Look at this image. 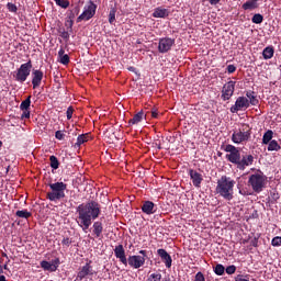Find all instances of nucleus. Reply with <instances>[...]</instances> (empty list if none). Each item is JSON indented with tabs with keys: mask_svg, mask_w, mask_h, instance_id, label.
<instances>
[{
	"mask_svg": "<svg viewBox=\"0 0 281 281\" xmlns=\"http://www.w3.org/2000/svg\"><path fill=\"white\" fill-rule=\"evenodd\" d=\"M226 71L228 74H234V71H236V66L234 65H228L227 68H226Z\"/></svg>",
	"mask_w": 281,
	"mask_h": 281,
	"instance_id": "49530a36",
	"label": "nucleus"
},
{
	"mask_svg": "<svg viewBox=\"0 0 281 281\" xmlns=\"http://www.w3.org/2000/svg\"><path fill=\"white\" fill-rule=\"evenodd\" d=\"M61 245L64 247H69V245H71V239L69 237H65L63 240H61Z\"/></svg>",
	"mask_w": 281,
	"mask_h": 281,
	"instance_id": "c03bdc74",
	"label": "nucleus"
},
{
	"mask_svg": "<svg viewBox=\"0 0 281 281\" xmlns=\"http://www.w3.org/2000/svg\"><path fill=\"white\" fill-rule=\"evenodd\" d=\"M55 3H60V0H55Z\"/></svg>",
	"mask_w": 281,
	"mask_h": 281,
	"instance_id": "bf43d9fd",
	"label": "nucleus"
},
{
	"mask_svg": "<svg viewBox=\"0 0 281 281\" xmlns=\"http://www.w3.org/2000/svg\"><path fill=\"white\" fill-rule=\"evenodd\" d=\"M148 281H161V273H151Z\"/></svg>",
	"mask_w": 281,
	"mask_h": 281,
	"instance_id": "f704fd0d",
	"label": "nucleus"
},
{
	"mask_svg": "<svg viewBox=\"0 0 281 281\" xmlns=\"http://www.w3.org/2000/svg\"><path fill=\"white\" fill-rule=\"evenodd\" d=\"M176 40L172 37H162L158 41L159 54H168L172 47H175Z\"/></svg>",
	"mask_w": 281,
	"mask_h": 281,
	"instance_id": "1a4fd4ad",
	"label": "nucleus"
},
{
	"mask_svg": "<svg viewBox=\"0 0 281 281\" xmlns=\"http://www.w3.org/2000/svg\"><path fill=\"white\" fill-rule=\"evenodd\" d=\"M43 71L41 70H33L32 71V85L33 89H38L41 87V82H43Z\"/></svg>",
	"mask_w": 281,
	"mask_h": 281,
	"instance_id": "f3484780",
	"label": "nucleus"
},
{
	"mask_svg": "<svg viewBox=\"0 0 281 281\" xmlns=\"http://www.w3.org/2000/svg\"><path fill=\"white\" fill-rule=\"evenodd\" d=\"M234 91H236V81H228L222 88V100L227 102V100H232V95H234Z\"/></svg>",
	"mask_w": 281,
	"mask_h": 281,
	"instance_id": "f8f14e48",
	"label": "nucleus"
},
{
	"mask_svg": "<svg viewBox=\"0 0 281 281\" xmlns=\"http://www.w3.org/2000/svg\"><path fill=\"white\" fill-rule=\"evenodd\" d=\"M90 136L89 134H81L77 137V142L74 145V148H80L82 144H87L89 140Z\"/></svg>",
	"mask_w": 281,
	"mask_h": 281,
	"instance_id": "412c9836",
	"label": "nucleus"
},
{
	"mask_svg": "<svg viewBox=\"0 0 281 281\" xmlns=\"http://www.w3.org/2000/svg\"><path fill=\"white\" fill-rule=\"evenodd\" d=\"M239 194H243V191H239Z\"/></svg>",
	"mask_w": 281,
	"mask_h": 281,
	"instance_id": "680f3d73",
	"label": "nucleus"
},
{
	"mask_svg": "<svg viewBox=\"0 0 281 281\" xmlns=\"http://www.w3.org/2000/svg\"><path fill=\"white\" fill-rule=\"evenodd\" d=\"M109 23H111V25L115 23V9H112L109 13Z\"/></svg>",
	"mask_w": 281,
	"mask_h": 281,
	"instance_id": "e433bc0d",
	"label": "nucleus"
},
{
	"mask_svg": "<svg viewBox=\"0 0 281 281\" xmlns=\"http://www.w3.org/2000/svg\"><path fill=\"white\" fill-rule=\"evenodd\" d=\"M233 144H247L251 139V127L244 124L239 130H236L232 134Z\"/></svg>",
	"mask_w": 281,
	"mask_h": 281,
	"instance_id": "39448f33",
	"label": "nucleus"
},
{
	"mask_svg": "<svg viewBox=\"0 0 281 281\" xmlns=\"http://www.w3.org/2000/svg\"><path fill=\"white\" fill-rule=\"evenodd\" d=\"M246 109H249V99L238 97L235 104L231 108V113H238V111H246Z\"/></svg>",
	"mask_w": 281,
	"mask_h": 281,
	"instance_id": "ddd939ff",
	"label": "nucleus"
},
{
	"mask_svg": "<svg viewBox=\"0 0 281 281\" xmlns=\"http://www.w3.org/2000/svg\"><path fill=\"white\" fill-rule=\"evenodd\" d=\"M248 184L257 194H260L262 190H265V186L267 184V176L262 172L250 175L248 179Z\"/></svg>",
	"mask_w": 281,
	"mask_h": 281,
	"instance_id": "423d86ee",
	"label": "nucleus"
},
{
	"mask_svg": "<svg viewBox=\"0 0 281 281\" xmlns=\"http://www.w3.org/2000/svg\"><path fill=\"white\" fill-rule=\"evenodd\" d=\"M49 161H50V168H53V170H58L60 166L58 158L56 156H50Z\"/></svg>",
	"mask_w": 281,
	"mask_h": 281,
	"instance_id": "c756f323",
	"label": "nucleus"
},
{
	"mask_svg": "<svg viewBox=\"0 0 281 281\" xmlns=\"http://www.w3.org/2000/svg\"><path fill=\"white\" fill-rule=\"evenodd\" d=\"M192 183L195 188H201V183L203 182V176L199 173V171L191 169L189 171Z\"/></svg>",
	"mask_w": 281,
	"mask_h": 281,
	"instance_id": "dca6fc26",
	"label": "nucleus"
},
{
	"mask_svg": "<svg viewBox=\"0 0 281 281\" xmlns=\"http://www.w3.org/2000/svg\"><path fill=\"white\" fill-rule=\"evenodd\" d=\"M95 10H98V5L93 1L88 2L83 8V12L77 18V22L80 23V21L93 19L95 16Z\"/></svg>",
	"mask_w": 281,
	"mask_h": 281,
	"instance_id": "6e6552de",
	"label": "nucleus"
},
{
	"mask_svg": "<svg viewBox=\"0 0 281 281\" xmlns=\"http://www.w3.org/2000/svg\"><path fill=\"white\" fill-rule=\"evenodd\" d=\"M169 15H170V11L161 7L156 8L153 12L154 19H166V16H169Z\"/></svg>",
	"mask_w": 281,
	"mask_h": 281,
	"instance_id": "6ab92c4d",
	"label": "nucleus"
},
{
	"mask_svg": "<svg viewBox=\"0 0 281 281\" xmlns=\"http://www.w3.org/2000/svg\"><path fill=\"white\" fill-rule=\"evenodd\" d=\"M273 54H276L273 46H268L262 50V56L265 60H271V58H273Z\"/></svg>",
	"mask_w": 281,
	"mask_h": 281,
	"instance_id": "4be33fe9",
	"label": "nucleus"
},
{
	"mask_svg": "<svg viewBox=\"0 0 281 281\" xmlns=\"http://www.w3.org/2000/svg\"><path fill=\"white\" fill-rule=\"evenodd\" d=\"M23 111V113H22V119H26V120H29V117H30V110H22Z\"/></svg>",
	"mask_w": 281,
	"mask_h": 281,
	"instance_id": "de8ad7c7",
	"label": "nucleus"
},
{
	"mask_svg": "<svg viewBox=\"0 0 281 281\" xmlns=\"http://www.w3.org/2000/svg\"><path fill=\"white\" fill-rule=\"evenodd\" d=\"M97 274H98V272H95V270H93V266L91 265V261H89L79 269L76 280L82 281V280H85V278H88L91 276H97Z\"/></svg>",
	"mask_w": 281,
	"mask_h": 281,
	"instance_id": "9b49d317",
	"label": "nucleus"
},
{
	"mask_svg": "<svg viewBox=\"0 0 281 281\" xmlns=\"http://www.w3.org/2000/svg\"><path fill=\"white\" fill-rule=\"evenodd\" d=\"M157 254L161 258L162 262H165V267L170 269V267H172V257H170V254H168L164 248L158 249Z\"/></svg>",
	"mask_w": 281,
	"mask_h": 281,
	"instance_id": "2eb2a0df",
	"label": "nucleus"
},
{
	"mask_svg": "<svg viewBox=\"0 0 281 281\" xmlns=\"http://www.w3.org/2000/svg\"><path fill=\"white\" fill-rule=\"evenodd\" d=\"M32 71V60H29L25 64H22L20 68L15 71L14 79L16 82H25L30 77Z\"/></svg>",
	"mask_w": 281,
	"mask_h": 281,
	"instance_id": "0eeeda50",
	"label": "nucleus"
},
{
	"mask_svg": "<svg viewBox=\"0 0 281 281\" xmlns=\"http://www.w3.org/2000/svg\"><path fill=\"white\" fill-rule=\"evenodd\" d=\"M214 273L216 276H223L225 273V267L221 263H217L214 268Z\"/></svg>",
	"mask_w": 281,
	"mask_h": 281,
	"instance_id": "72a5a7b5",
	"label": "nucleus"
},
{
	"mask_svg": "<svg viewBox=\"0 0 281 281\" xmlns=\"http://www.w3.org/2000/svg\"><path fill=\"white\" fill-rule=\"evenodd\" d=\"M252 23H256V25H260V23H262V21H265V16H262V14L260 13H256L252 19H251Z\"/></svg>",
	"mask_w": 281,
	"mask_h": 281,
	"instance_id": "473e14b6",
	"label": "nucleus"
},
{
	"mask_svg": "<svg viewBox=\"0 0 281 281\" xmlns=\"http://www.w3.org/2000/svg\"><path fill=\"white\" fill-rule=\"evenodd\" d=\"M211 5H218L221 3V0H209Z\"/></svg>",
	"mask_w": 281,
	"mask_h": 281,
	"instance_id": "09e8293b",
	"label": "nucleus"
},
{
	"mask_svg": "<svg viewBox=\"0 0 281 281\" xmlns=\"http://www.w3.org/2000/svg\"><path fill=\"white\" fill-rule=\"evenodd\" d=\"M5 270V271H8V263H5L3 267H2V270Z\"/></svg>",
	"mask_w": 281,
	"mask_h": 281,
	"instance_id": "6e6d98bb",
	"label": "nucleus"
},
{
	"mask_svg": "<svg viewBox=\"0 0 281 281\" xmlns=\"http://www.w3.org/2000/svg\"><path fill=\"white\" fill-rule=\"evenodd\" d=\"M226 273L228 276H233V273H236V266H228L226 269H225Z\"/></svg>",
	"mask_w": 281,
	"mask_h": 281,
	"instance_id": "ea45409f",
	"label": "nucleus"
},
{
	"mask_svg": "<svg viewBox=\"0 0 281 281\" xmlns=\"http://www.w3.org/2000/svg\"><path fill=\"white\" fill-rule=\"evenodd\" d=\"M138 254L139 255H132L126 259V250H124L123 245L115 246L114 248L115 258L120 259V262L125 267L130 265L132 269H140V267L146 265V258H148L147 251L139 250Z\"/></svg>",
	"mask_w": 281,
	"mask_h": 281,
	"instance_id": "f03ea898",
	"label": "nucleus"
},
{
	"mask_svg": "<svg viewBox=\"0 0 281 281\" xmlns=\"http://www.w3.org/2000/svg\"><path fill=\"white\" fill-rule=\"evenodd\" d=\"M159 149H161V146H158Z\"/></svg>",
	"mask_w": 281,
	"mask_h": 281,
	"instance_id": "e2e57ef3",
	"label": "nucleus"
},
{
	"mask_svg": "<svg viewBox=\"0 0 281 281\" xmlns=\"http://www.w3.org/2000/svg\"><path fill=\"white\" fill-rule=\"evenodd\" d=\"M128 70L130 71H135V67H130Z\"/></svg>",
	"mask_w": 281,
	"mask_h": 281,
	"instance_id": "4d7b16f0",
	"label": "nucleus"
},
{
	"mask_svg": "<svg viewBox=\"0 0 281 281\" xmlns=\"http://www.w3.org/2000/svg\"><path fill=\"white\" fill-rule=\"evenodd\" d=\"M66 54H65V49L64 48H60L59 50H58V56H59V58L61 57V56H65Z\"/></svg>",
	"mask_w": 281,
	"mask_h": 281,
	"instance_id": "8fccbe9b",
	"label": "nucleus"
},
{
	"mask_svg": "<svg viewBox=\"0 0 281 281\" xmlns=\"http://www.w3.org/2000/svg\"><path fill=\"white\" fill-rule=\"evenodd\" d=\"M50 191L47 193L48 201H60L65 199V191L67 190V184L65 182H54L48 184Z\"/></svg>",
	"mask_w": 281,
	"mask_h": 281,
	"instance_id": "20e7f679",
	"label": "nucleus"
},
{
	"mask_svg": "<svg viewBox=\"0 0 281 281\" xmlns=\"http://www.w3.org/2000/svg\"><path fill=\"white\" fill-rule=\"evenodd\" d=\"M79 13H80V8L75 7L72 10L69 11L68 19L74 21L76 19V16H78Z\"/></svg>",
	"mask_w": 281,
	"mask_h": 281,
	"instance_id": "2f4dec72",
	"label": "nucleus"
},
{
	"mask_svg": "<svg viewBox=\"0 0 281 281\" xmlns=\"http://www.w3.org/2000/svg\"><path fill=\"white\" fill-rule=\"evenodd\" d=\"M55 137H56V139L63 140V139H65V134L63 133V131H57L55 133Z\"/></svg>",
	"mask_w": 281,
	"mask_h": 281,
	"instance_id": "37998d69",
	"label": "nucleus"
},
{
	"mask_svg": "<svg viewBox=\"0 0 281 281\" xmlns=\"http://www.w3.org/2000/svg\"><path fill=\"white\" fill-rule=\"evenodd\" d=\"M2 256H3L4 258H8V254H5V252H4Z\"/></svg>",
	"mask_w": 281,
	"mask_h": 281,
	"instance_id": "13d9d810",
	"label": "nucleus"
},
{
	"mask_svg": "<svg viewBox=\"0 0 281 281\" xmlns=\"http://www.w3.org/2000/svg\"><path fill=\"white\" fill-rule=\"evenodd\" d=\"M66 115L67 120H71V117L74 116V109L71 106L67 109Z\"/></svg>",
	"mask_w": 281,
	"mask_h": 281,
	"instance_id": "a18cd8bd",
	"label": "nucleus"
},
{
	"mask_svg": "<svg viewBox=\"0 0 281 281\" xmlns=\"http://www.w3.org/2000/svg\"><path fill=\"white\" fill-rule=\"evenodd\" d=\"M280 149H281V146H280V144H278V140L273 139L270 143H268V150L270 153H273V150L276 153H278V150H280Z\"/></svg>",
	"mask_w": 281,
	"mask_h": 281,
	"instance_id": "bb28decb",
	"label": "nucleus"
},
{
	"mask_svg": "<svg viewBox=\"0 0 281 281\" xmlns=\"http://www.w3.org/2000/svg\"><path fill=\"white\" fill-rule=\"evenodd\" d=\"M7 8H8L9 12H18V10H19L16 4H14L12 2L7 3Z\"/></svg>",
	"mask_w": 281,
	"mask_h": 281,
	"instance_id": "58836bf2",
	"label": "nucleus"
},
{
	"mask_svg": "<svg viewBox=\"0 0 281 281\" xmlns=\"http://www.w3.org/2000/svg\"><path fill=\"white\" fill-rule=\"evenodd\" d=\"M194 281H205V276L203 274V272H198L195 274Z\"/></svg>",
	"mask_w": 281,
	"mask_h": 281,
	"instance_id": "79ce46f5",
	"label": "nucleus"
},
{
	"mask_svg": "<svg viewBox=\"0 0 281 281\" xmlns=\"http://www.w3.org/2000/svg\"><path fill=\"white\" fill-rule=\"evenodd\" d=\"M271 245H272V247H281V237L277 236V237L272 238Z\"/></svg>",
	"mask_w": 281,
	"mask_h": 281,
	"instance_id": "c9c22d12",
	"label": "nucleus"
},
{
	"mask_svg": "<svg viewBox=\"0 0 281 281\" xmlns=\"http://www.w3.org/2000/svg\"><path fill=\"white\" fill-rule=\"evenodd\" d=\"M0 281H8V280H5V276H0Z\"/></svg>",
	"mask_w": 281,
	"mask_h": 281,
	"instance_id": "5fc2aeb1",
	"label": "nucleus"
},
{
	"mask_svg": "<svg viewBox=\"0 0 281 281\" xmlns=\"http://www.w3.org/2000/svg\"><path fill=\"white\" fill-rule=\"evenodd\" d=\"M246 97L248 98L249 105L256 106L258 104V99H256V95H254V92H247Z\"/></svg>",
	"mask_w": 281,
	"mask_h": 281,
	"instance_id": "7c9ffc66",
	"label": "nucleus"
},
{
	"mask_svg": "<svg viewBox=\"0 0 281 281\" xmlns=\"http://www.w3.org/2000/svg\"><path fill=\"white\" fill-rule=\"evenodd\" d=\"M59 63L61 65H69V55H61V57H59Z\"/></svg>",
	"mask_w": 281,
	"mask_h": 281,
	"instance_id": "4c0bfd02",
	"label": "nucleus"
},
{
	"mask_svg": "<svg viewBox=\"0 0 281 281\" xmlns=\"http://www.w3.org/2000/svg\"><path fill=\"white\" fill-rule=\"evenodd\" d=\"M254 164V157L251 155L243 156V158H239V161L237 162V168L239 170H245L247 166H252Z\"/></svg>",
	"mask_w": 281,
	"mask_h": 281,
	"instance_id": "a211bd4d",
	"label": "nucleus"
},
{
	"mask_svg": "<svg viewBox=\"0 0 281 281\" xmlns=\"http://www.w3.org/2000/svg\"><path fill=\"white\" fill-rule=\"evenodd\" d=\"M100 214H102V206H100V203L90 200L76 207V223L81 227L82 232H87V229L91 227L93 221L100 217Z\"/></svg>",
	"mask_w": 281,
	"mask_h": 281,
	"instance_id": "f257e3e1",
	"label": "nucleus"
},
{
	"mask_svg": "<svg viewBox=\"0 0 281 281\" xmlns=\"http://www.w3.org/2000/svg\"><path fill=\"white\" fill-rule=\"evenodd\" d=\"M63 37H64V38H68V37H69V33L64 32V33H63Z\"/></svg>",
	"mask_w": 281,
	"mask_h": 281,
	"instance_id": "864d4df0",
	"label": "nucleus"
},
{
	"mask_svg": "<svg viewBox=\"0 0 281 281\" xmlns=\"http://www.w3.org/2000/svg\"><path fill=\"white\" fill-rule=\"evenodd\" d=\"M40 265L44 271H49L50 273H54V271H57L58 267H60V259L55 258L50 262L47 260H43Z\"/></svg>",
	"mask_w": 281,
	"mask_h": 281,
	"instance_id": "4468645a",
	"label": "nucleus"
},
{
	"mask_svg": "<svg viewBox=\"0 0 281 281\" xmlns=\"http://www.w3.org/2000/svg\"><path fill=\"white\" fill-rule=\"evenodd\" d=\"M57 5H59L60 8L67 9L69 8V1L60 0V2H57Z\"/></svg>",
	"mask_w": 281,
	"mask_h": 281,
	"instance_id": "a19ab883",
	"label": "nucleus"
},
{
	"mask_svg": "<svg viewBox=\"0 0 281 281\" xmlns=\"http://www.w3.org/2000/svg\"><path fill=\"white\" fill-rule=\"evenodd\" d=\"M142 212L147 215L155 214V212H157L155 210V203L151 201H145L142 206Z\"/></svg>",
	"mask_w": 281,
	"mask_h": 281,
	"instance_id": "aec40b11",
	"label": "nucleus"
},
{
	"mask_svg": "<svg viewBox=\"0 0 281 281\" xmlns=\"http://www.w3.org/2000/svg\"><path fill=\"white\" fill-rule=\"evenodd\" d=\"M271 142H273V131L268 130L262 136V144L267 145Z\"/></svg>",
	"mask_w": 281,
	"mask_h": 281,
	"instance_id": "a878e982",
	"label": "nucleus"
},
{
	"mask_svg": "<svg viewBox=\"0 0 281 281\" xmlns=\"http://www.w3.org/2000/svg\"><path fill=\"white\" fill-rule=\"evenodd\" d=\"M15 216H18V218H30V216H32V213L27 210H22L16 211Z\"/></svg>",
	"mask_w": 281,
	"mask_h": 281,
	"instance_id": "c85d7f7f",
	"label": "nucleus"
},
{
	"mask_svg": "<svg viewBox=\"0 0 281 281\" xmlns=\"http://www.w3.org/2000/svg\"><path fill=\"white\" fill-rule=\"evenodd\" d=\"M67 23H68V25H69V27H70V30H71V27H74V20H70V19H69V20L67 21Z\"/></svg>",
	"mask_w": 281,
	"mask_h": 281,
	"instance_id": "3c124183",
	"label": "nucleus"
},
{
	"mask_svg": "<svg viewBox=\"0 0 281 281\" xmlns=\"http://www.w3.org/2000/svg\"><path fill=\"white\" fill-rule=\"evenodd\" d=\"M32 97H27L24 101L21 102V111H30V105L32 104Z\"/></svg>",
	"mask_w": 281,
	"mask_h": 281,
	"instance_id": "cd10ccee",
	"label": "nucleus"
},
{
	"mask_svg": "<svg viewBox=\"0 0 281 281\" xmlns=\"http://www.w3.org/2000/svg\"><path fill=\"white\" fill-rule=\"evenodd\" d=\"M225 153H229L226 155V159L231 161V164H238L240 161V150L236 148L234 145H226L224 148Z\"/></svg>",
	"mask_w": 281,
	"mask_h": 281,
	"instance_id": "9d476101",
	"label": "nucleus"
},
{
	"mask_svg": "<svg viewBox=\"0 0 281 281\" xmlns=\"http://www.w3.org/2000/svg\"><path fill=\"white\" fill-rule=\"evenodd\" d=\"M1 146H3V142L0 140V148H1Z\"/></svg>",
	"mask_w": 281,
	"mask_h": 281,
	"instance_id": "052dcab7",
	"label": "nucleus"
},
{
	"mask_svg": "<svg viewBox=\"0 0 281 281\" xmlns=\"http://www.w3.org/2000/svg\"><path fill=\"white\" fill-rule=\"evenodd\" d=\"M93 234L95 235L97 238H100L102 236L103 227H102V222H94L93 225Z\"/></svg>",
	"mask_w": 281,
	"mask_h": 281,
	"instance_id": "b1692460",
	"label": "nucleus"
},
{
	"mask_svg": "<svg viewBox=\"0 0 281 281\" xmlns=\"http://www.w3.org/2000/svg\"><path fill=\"white\" fill-rule=\"evenodd\" d=\"M146 116L144 115V111H140L138 113H136L133 119L130 120V124L135 125V124H139V122H142Z\"/></svg>",
	"mask_w": 281,
	"mask_h": 281,
	"instance_id": "393cba45",
	"label": "nucleus"
},
{
	"mask_svg": "<svg viewBox=\"0 0 281 281\" xmlns=\"http://www.w3.org/2000/svg\"><path fill=\"white\" fill-rule=\"evenodd\" d=\"M159 113L156 110L151 111V117H158Z\"/></svg>",
	"mask_w": 281,
	"mask_h": 281,
	"instance_id": "603ef678",
	"label": "nucleus"
},
{
	"mask_svg": "<svg viewBox=\"0 0 281 281\" xmlns=\"http://www.w3.org/2000/svg\"><path fill=\"white\" fill-rule=\"evenodd\" d=\"M258 1L259 0H248L241 5V8L243 10H256V8H258Z\"/></svg>",
	"mask_w": 281,
	"mask_h": 281,
	"instance_id": "5701e85b",
	"label": "nucleus"
},
{
	"mask_svg": "<svg viewBox=\"0 0 281 281\" xmlns=\"http://www.w3.org/2000/svg\"><path fill=\"white\" fill-rule=\"evenodd\" d=\"M234 186H236V181L234 179L227 176H222L217 180L215 194L225 201H232L234 199Z\"/></svg>",
	"mask_w": 281,
	"mask_h": 281,
	"instance_id": "7ed1b4c3",
	"label": "nucleus"
}]
</instances>
